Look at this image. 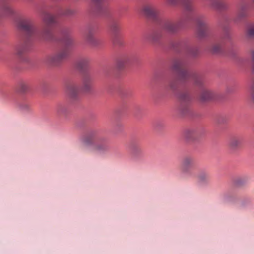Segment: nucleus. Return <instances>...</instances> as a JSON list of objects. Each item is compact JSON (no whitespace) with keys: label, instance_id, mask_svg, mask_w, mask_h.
Listing matches in <instances>:
<instances>
[{"label":"nucleus","instance_id":"8","mask_svg":"<svg viewBox=\"0 0 254 254\" xmlns=\"http://www.w3.org/2000/svg\"><path fill=\"white\" fill-rule=\"evenodd\" d=\"M168 2L171 5H176L181 2L184 10L189 12L194 10L193 0H167Z\"/></svg>","mask_w":254,"mask_h":254},{"label":"nucleus","instance_id":"10","mask_svg":"<svg viewBox=\"0 0 254 254\" xmlns=\"http://www.w3.org/2000/svg\"><path fill=\"white\" fill-rule=\"evenodd\" d=\"M243 139L239 136H232L228 140V146L233 150H236L242 146Z\"/></svg>","mask_w":254,"mask_h":254},{"label":"nucleus","instance_id":"35","mask_svg":"<svg viewBox=\"0 0 254 254\" xmlns=\"http://www.w3.org/2000/svg\"><path fill=\"white\" fill-rule=\"evenodd\" d=\"M86 38L90 42H92L93 39V34L91 32H89L87 34Z\"/></svg>","mask_w":254,"mask_h":254},{"label":"nucleus","instance_id":"21","mask_svg":"<svg viewBox=\"0 0 254 254\" xmlns=\"http://www.w3.org/2000/svg\"><path fill=\"white\" fill-rule=\"evenodd\" d=\"M75 13V10L67 8L61 11L60 14L64 16H69L73 15Z\"/></svg>","mask_w":254,"mask_h":254},{"label":"nucleus","instance_id":"16","mask_svg":"<svg viewBox=\"0 0 254 254\" xmlns=\"http://www.w3.org/2000/svg\"><path fill=\"white\" fill-rule=\"evenodd\" d=\"M196 182L199 185L204 184L206 180V175L205 169L199 171L196 175Z\"/></svg>","mask_w":254,"mask_h":254},{"label":"nucleus","instance_id":"33","mask_svg":"<svg viewBox=\"0 0 254 254\" xmlns=\"http://www.w3.org/2000/svg\"><path fill=\"white\" fill-rule=\"evenodd\" d=\"M95 149L98 151H105L107 149V147L105 145H97L95 147Z\"/></svg>","mask_w":254,"mask_h":254},{"label":"nucleus","instance_id":"20","mask_svg":"<svg viewBox=\"0 0 254 254\" xmlns=\"http://www.w3.org/2000/svg\"><path fill=\"white\" fill-rule=\"evenodd\" d=\"M162 34L161 32L156 31L151 34L148 37V39L153 42L158 41L162 37Z\"/></svg>","mask_w":254,"mask_h":254},{"label":"nucleus","instance_id":"4","mask_svg":"<svg viewBox=\"0 0 254 254\" xmlns=\"http://www.w3.org/2000/svg\"><path fill=\"white\" fill-rule=\"evenodd\" d=\"M69 54V49L65 47L56 53L51 54L47 57V62L51 64L56 65L60 64L65 58H66Z\"/></svg>","mask_w":254,"mask_h":254},{"label":"nucleus","instance_id":"7","mask_svg":"<svg viewBox=\"0 0 254 254\" xmlns=\"http://www.w3.org/2000/svg\"><path fill=\"white\" fill-rule=\"evenodd\" d=\"M194 163V159L192 157L187 156L185 157L182 161L181 170L185 176H188L191 174V168Z\"/></svg>","mask_w":254,"mask_h":254},{"label":"nucleus","instance_id":"11","mask_svg":"<svg viewBox=\"0 0 254 254\" xmlns=\"http://www.w3.org/2000/svg\"><path fill=\"white\" fill-rule=\"evenodd\" d=\"M196 32L198 38L201 39L206 35V25L204 21L198 19L196 22Z\"/></svg>","mask_w":254,"mask_h":254},{"label":"nucleus","instance_id":"25","mask_svg":"<svg viewBox=\"0 0 254 254\" xmlns=\"http://www.w3.org/2000/svg\"><path fill=\"white\" fill-rule=\"evenodd\" d=\"M209 4L216 8H220L221 6V3L219 0H207Z\"/></svg>","mask_w":254,"mask_h":254},{"label":"nucleus","instance_id":"32","mask_svg":"<svg viewBox=\"0 0 254 254\" xmlns=\"http://www.w3.org/2000/svg\"><path fill=\"white\" fill-rule=\"evenodd\" d=\"M250 93L252 100L254 102V82L252 84L250 88Z\"/></svg>","mask_w":254,"mask_h":254},{"label":"nucleus","instance_id":"15","mask_svg":"<svg viewBox=\"0 0 254 254\" xmlns=\"http://www.w3.org/2000/svg\"><path fill=\"white\" fill-rule=\"evenodd\" d=\"M224 45L225 42L224 41L215 43L212 46L210 51L213 54H222Z\"/></svg>","mask_w":254,"mask_h":254},{"label":"nucleus","instance_id":"1","mask_svg":"<svg viewBox=\"0 0 254 254\" xmlns=\"http://www.w3.org/2000/svg\"><path fill=\"white\" fill-rule=\"evenodd\" d=\"M45 25L40 32H37L33 21L29 18H23L18 21V27L23 31L28 39L35 37L43 40H49L52 37L51 26L57 23V16L46 12L43 18Z\"/></svg>","mask_w":254,"mask_h":254},{"label":"nucleus","instance_id":"19","mask_svg":"<svg viewBox=\"0 0 254 254\" xmlns=\"http://www.w3.org/2000/svg\"><path fill=\"white\" fill-rule=\"evenodd\" d=\"M27 44L24 45H19L16 47L15 54L18 57H21L27 50Z\"/></svg>","mask_w":254,"mask_h":254},{"label":"nucleus","instance_id":"3","mask_svg":"<svg viewBox=\"0 0 254 254\" xmlns=\"http://www.w3.org/2000/svg\"><path fill=\"white\" fill-rule=\"evenodd\" d=\"M190 18V17H182L176 22L167 20L160 24V27L163 30L168 33L175 34L184 26L186 21L189 20Z\"/></svg>","mask_w":254,"mask_h":254},{"label":"nucleus","instance_id":"13","mask_svg":"<svg viewBox=\"0 0 254 254\" xmlns=\"http://www.w3.org/2000/svg\"><path fill=\"white\" fill-rule=\"evenodd\" d=\"M91 60L87 57H84L79 59L76 62L77 67L82 71L85 70L90 65Z\"/></svg>","mask_w":254,"mask_h":254},{"label":"nucleus","instance_id":"26","mask_svg":"<svg viewBox=\"0 0 254 254\" xmlns=\"http://www.w3.org/2000/svg\"><path fill=\"white\" fill-rule=\"evenodd\" d=\"M247 35L251 38L254 37V24L250 26L247 31Z\"/></svg>","mask_w":254,"mask_h":254},{"label":"nucleus","instance_id":"29","mask_svg":"<svg viewBox=\"0 0 254 254\" xmlns=\"http://www.w3.org/2000/svg\"><path fill=\"white\" fill-rule=\"evenodd\" d=\"M246 178H238L235 182L236 185L238 186H241L247 182Z\"/></svg>","mask_w":254,"mask_h":254},{"label":"nucleus","instance_id":"27","mask_svg":"<svg viewBox=\"0 0 254 254\" xmlns=\"http://www.w3.org/2000/svg\"><path fill=\"white\" fill-rule=\"evenodd\" d=\"M93 139L91 136H86L83 139V143L85 145H89L93 143Z\"/></svg>","mask_w":254,"mask_h":254},{"label":"nucleus","instance_id":"22","mask_svg":"<svg viewBox=\"0 0 254 254\" xmlns=\"http://www.w3.org/2000/svg\"><path fill=\"white\" fill-rule=\"evenodd\" d=\"M56 111L59 114H64L67 111V108L65 105L60 104L57 106Z\"/></svg>","mask_w":254,"mask_h":254},{"label":"nucleus","instance_id":"14","mask_svg":"<svg viewBox=\"0 0 254 254\" xmlns=\"http://www.w3.org/2000/svg\"><path fill=\"white\" fill-rule=\"evenodd\" d=\"M82 88L84 90L89 91L93 84V78L89 74H85L82 78Z\"/></svg>","mask_w":254,"mask_h":254},{"label":"nucleus","instance_id":"9","mask_svg":"<svg viewBox=\"0 0 254 254\" xmlns=\"http://www.w3.org/2000/svg\"><path fill=\"white\" fill-rule=\"evenodd\" d=\"M91 8L94 12L98 14L103 13L106 11V6L102 2L103 0H91Z\"/></svg>","mask_w":254,"mask_h":254},{"label":"nucleus","instance_id":"12","mask_svg":"<svg viewBox=\"0 0 254 254\" xmlns=\"http://www.w3.org/2000/svg\"><path fill=\"white\" fill-rule=\"evenodd\" d=\"M179 99L181 103V110H187L188 108V104L190 101V96L187 92H183L180 94Z\"/></svg>","mask_w":254,"mask_h":254},{"label":"nucleus","instance_id":"23","mask_svg":"<svg viewBox=\"0 0 254 254\" xmlns=\"http://www.w3.org/2000/svg\"><path fill=\"white\" fill-rule=\"evenodd\" d=\"M248 12L238 8V12L236 17V20H240L247 17Z\"/></svg>","mask_w":254,"mask_h":254},{"label":"nucleus","instance_id":"5","mask_svg":"<svg viewBox=\"0 0 254 254\" xmlns=\"http://www.w3.org/2000/svg\"><path fill=\"white\" fill-rule=\"evenodd\" d=\"M142 11L147 17L155 19L159 15V10L153 3L145 4L142 7Z\"/></svg>","mask_w":254,"mask_h":254},{"label":"nucleus","instance_id":"30","mask_svg":"<svg viewBox=\"0 0 254 254\" xmlns=\"http://www.w3.org/2000/svg\"><path fill=\"white\" fill-rule=\"evenodd\" d=\"M29 88L28 84L22 82L20 84V90L22 92L27 91Z\"/></svg>","mask_w":254,"mask_h":254},{"label":"nucleus","instance_id":"36","mask_svg":"<svg viewBox=\"0 0 254 254\" xmlns=\"http://www.w3.org/2000/svg\"><path fill=\"white\" fill-rule=\"evenodd\" d=\"M72 42V39L69 37H67L65 39V41H64V43L65 45H70Z\"/></svg>","mask_w":254,"mask_h":254},{"label":"nucleus","instance_id":"2","mask_svg":"<svg viewBox=\"0 0 254 254\" xmlns=\"http://www.w3.org/2000/svg\"><path fill=\"white\" fill-rule=\"evenodd\" d=\"M173 70L178 74L181 80H186L191 78L197 88L198 100L205 103L206 100V92L205 83L201 76L195 73H190L187 69V62L182 59H176L173 64Z\"/></svg>","mask_w":254,"mask_h":254},{"label":"nucleus","instance_id":"28","mask_svg":"<svg viewBox=\"0 0 254 254\" xmlns=\"http://www.w3.org/2000/svg\"><path fill=\"white\" fill-rule=\"evenodd\" d=\"M248 3L246 1H243L239 5L238 8L243 11L244 10L248 12Z\"/></svg>","mask_w":254,"mask_h":254},{"label":"nucleus","instance_id":"24","mask_svg":"<svg viewBox=\"0 0 254 254\" xmlns=\"http://www.w3.org/2000/svg\"><path fill=\"white\" fill-rule=\"evenodd\" d=\"M169 88L170 90L174 92L177 90L178 88V82L175 80H172L169 82Z\"/></svg>","mask_w":254,"mask_h":254},{"label":"nucleus","instance_id":"31","mask_svg":"<svg viewBox=\"0 0 254 254\" xmlns=\"http://www.w3.org/2000/svg\"><path fill=\"white\" fill-rule=\"evenodd\" d=\"M216 98L215 93L210 90H207V101L209 100H213Z\"/></svg>","mask_w":254,"mask_h":254},{"label":"nucleus","instance_id":"34","mask_svg":"<svg viewBox=\"0 0 254 254\" xmlns=\"http://www.w3.org/2000/svg\"><path fill=\"white\" fill-rule=\"evenodd\" d=\"M231 197L228 193H226L223 195L222 197V200L224 202H227L230 200Z\"/></svg>","mask_w":254,"mask_h":254},{"label":"nucleus","instance_id":"18","mask_svg":"<svg viewBox=\"0 0 254 254\" xmlns=\"http://www.w3.org/2000/svg\"><path fill=\"white\" fill-rule=\"evenodd\" d=\"M110 28L113 34L115 36H117L121 29L120 23L116 21L113 22L111 24Z\"/></svg>","mask_w":254,"mask_h":254},{"label":"nucleus","instance_id":"39","mask_svg":"<svg viewBox=\"0 0 254 254\" xmlns=\"http://www.w3.org/2000/svg\"><path fill=\"white\" fill-rule=\"evenodd\" d=\"M29 108V106L27 104H25L24 105V109H28Z\"/></svg>","mask_w":254,"mask_h":254},{"label":"nucleus","instance_id":"37","mask_svg":"<svg viewBox=\"0 0 254 254\" xmlns=\"http://www.w3.org/2000/svg\"><path fill=\"white\" fill-rule=\"evenodd\" d=\"M187 50L190 55H192V56H195V54L192 53H191V51L192 50L191 48H190V47H187Z\"/></svg>","mask_w":254,"mask_h":254},{"label":"nucleus","instance_id":"6","mask_svg":"<svg viewBox=\"0 0 254 254\" xmlns=\"http://www.w3.org/2000/svg\"><path fill=\"white\" fill-rule=\"evenodd\" d=\"M79 92L78 85L76 82H70L66 86V93L68 98L74 100L78 98Z\"/></svg>","mask_w":254,"mask_h":254},{"label":"nucleus","instance_id":"38","mask_svg":"<svg viewBox=\"0 0 254 254\" xmlns=\"http://www.w3.org/2000/svg\"><path fill=\"white\" fill-rule=\"evenodd\" d=\"M252 59H253V70H254V51L253 53Z\"/></svg>","mask_w":254,"mask_h":254},{"label":"nucleus","instance_id":"17","mask_svg":"<svg viewBox=\"0 0 254 254\" xmlns=\"http://www.w3.org/2000/svg\"><path fill=\"white\" fill-rule=\"evenodd\" d=\"M129 57L128 55H125L121 56L118 60L117 64L119 68H122L128 63Z\"/></svg>","mask_w":254,"mask_h":254}]
</instances>
